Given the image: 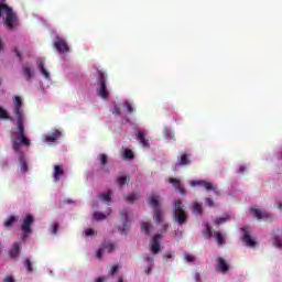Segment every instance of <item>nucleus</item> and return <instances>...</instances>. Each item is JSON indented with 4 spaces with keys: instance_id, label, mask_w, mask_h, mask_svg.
Masks as SVG:
<instances>
[{
    "instance_id": "nucleus-9",
    "label": "nucleus",
    "mask_w": 282,
    "mask_h": 282,
    "mask_svg": "<svg viewBox=\"0 0 282 282\" xmlns=\"http://www.w3.org/2000/svg\"><path fill=\"white\" fill-rule=\"evenodd\" d=\"M105 250H107V252H112L113 250H116V245H113V242H104L102 247L97 250V259H102Z\"/></svg>"
},
{
    "instance_id": "nucleus-30",
    "label": "nucleus",
    "mask_w": 282,
    "mask_h": 282,
    "mask_svg": "<svg viewBox=\"0 0 282 282\" xmlns=\"http://www.w3.org/2000/svg\"><path fill=\"white\" fill-rule=\"evenodd\" d=\"M98 160H99L101 166H107V163H108L107 154H99Z\"/></svg>"
},
{
    "instance_id": "nucleus-46",
    "label": "nucleus",
    "mask_w": 282,
    "mask_h": 282,
    "mask_svg": "<svg viewBox=\"0 0 282 282\" xmlns=\"http://www.w3.org/2000/svg\"><path fill=\"white\" fill-rule=\"evenodd\" d=\"M145 261H148V263H151V265H153V258L152 257H147Z\"/></svg>"
},
{
    "instance_id": "nucleus-29",
    "label": "nucleus",
    "mask_w": 282,
    "mask_h": 282,
    "mask_svg": "<svg viewBox=\"0 0 282 282\" xmlns=\"http://www.w3.org/2000/svg\"><path fill=\"white\" fill-rule=\"evenodd\" d=\"M133 158H134L133 151L129 149L124 150L123 160H133Z\"/></svg>"
},
{
    "instance_id": "nucleus-36",
    "label": "nucleus",
    "mask_w": 282,
    "mask_h": 282,
    "mask_svg": "<svg viewBox=\"0 0 282 282\" xmlns=\"http://www.w3.org/2000/svg\"><path fill=\"white\" fill-rule=\"evenodd\" d=\"M0 118H2V120H8L10 117L8 116V112L6 110H3V108L0 107Z\"/></svg>"
},
{
    "instance_id": "nucleus-40",
    "label": "nucleus",
    "mask_w": 282,
    "mask_h": 282,
    "mask_svg": "<svg viewBox=\"0 0 282 282\" xmlns=\"http://www.w3.org/2000/svg\"><path fill=\"white\" fill-rule=\"evenodd\" d=\"M119 268H120V267H119L118 264H115V265L112 267L111 272H110L111 276H115V274H118Z\"/></svg>"
},
{
    "instance_id": "nucleus-8",
    "label": "nucleus",
    "mask_w": 282,
    "mask_h": 282,
    "mask_svg": "<svg viewBox=\"0 0 282 282\" xmlns=\"http://www.w3.org/2000/svg\"><path fill=\"white\" fill-rule=\"evenodd\" d=\"M191 186H203V188H205V191H214V193H216V195H219V192H217V185H213V183H210L208 181H204V180L193 181L191 183Z\"/></svg>"
},
{
    "instance_id": "nucleus-24",
    "label": "nucleus",
    "mask_w": 282,
    "mask_h": 282,
    "mask_svg": "<svg viewBox=\"0 0 282 282\" xmlns=\"http://www.w3.org/2000/svg\"><path fill=\"white\" fill-rule=\"evenodd\" d=\"M39 69L41 74L44 76V78L50 79V72L45 68V64L43 62L39 63Z\"/></svg>"
},
{
    "instance_id": "nucleus-28",
    "label": "nucleus",
    "mask_w": 282,
    "mask_h": 282,
    "mask_svg": "<svg viewBox=\"0 0 282 282\" xmlns=\"http://www.w3.org/2000/svg\"><path fill=\"white\" fill-rule=\"evenodd\" d=\"M23 74H24V78L25 80H31L32 79V68L24 66L23 67Z\"/></svg>"
},
{
    "instance_id": "nucleus-37",
    "label": "nucleus",
    "mask_w": 282,
    "mask_h": 282,
    "mask_svg": "<svg viewBox=\"0 0 282 282\" xmlns=\"http://www.w3.org/2000/svg\"><path fill=\"white\" fill-rule=\"evenodd\" d=\"M123 106L127 107L128 113H133V105L131 102L126 101Z\"/></svg>"
},
{
    "instance_id": "nucleus-10",
    "label": "nucleus",
    "mask_w": 282,
    "mask_h": 282,
    "mask_svg": "<svg viewBox=\"0 0 282 282\" xmlns=\"http://www.w3.org/2000/svg\"><path fill=\"white\" fill-rule=\"evenodd\" d=\"M55 48L61 54H69V45H67V41L65 39H59L54 43Z\"/></svg>"
},
{
    "instance_id": "nucleus-19",
    "label": "nucleus",
    "mask_w": 282,
    "mask_h": 282,
    "mask_svg": "<svg viewBox=\"0 0 282 282\" xmlns=\"http://www.w3.org/2000/svg\"><path fill=\"white\" fill-rule=\"evenodd\" d=\"M19 252H21V245H19V242H15L10 251L11 259H17L19 257Z\"/></svg>"
},
{
    "instance_id": "nucleus-34",
    "label": "nucleus",
    "mask_w": 282,
    "mask_h": 282,
    "mask_svg": "<svg viewBox=\"0 0 282 282\" xmlns=\"http://www.w3.org/2000/svg\"><path fill=\"white\" fill-rule=\"evenodd\" d=\"M273 246H274L275 248H282V241H281V238H279V236H275V237L273 238Z\"/></svg>"
},
{
    "instance_id": "nucleus-21",
    "label": "nucleus",
    "mask_w": 282,
    "mask_h": 282,
    "mask_svg": "<svg viewBox=\"0 0 282 282\" xmlns=\"http://www.w3.org/2000/svg\"><path fill=\"white\" fill-rule=\"evenodd\" d=\"M61 135V131L55 130L53 133L45 137L46 142H56Z\"/></svg>"
},
{
    "instance_id": "nucleus-25",
    "label": "nucleus",
    "mask_w": 282,
    "mask_h": 282,
    "mask_svg": "<svg viewBox=\"0 0 282 282\" xmlns=\"http://www.w3.org/2000/svg\"><path fill=\"white\" fill-rule=\"evenodd\" d=\"M111 191H108L107 193H101V194H98V198L101 199L102 202H111Z\"/></svg>"
},
{
    "instance_id": "nucleus-16",
    "label": "nucleus",
    "mask_w": 282,
    "mask_h": 282,
    "mask_svg": "<svg viewBox=\"0 0 282 282\" xmlns=\"http://www.w3.org/2000/svg\"><path fill=\"white\" fill-rule=\"evenodd\" d=\"M170 184L174 186L176 193H181V195L186 194V189H184V186L182 185V182H180V180L171 177Z\"/></svg>"
},
{
    "instance_id": "nucleus-22",
    "label": "nucleus",
    "mask_w": 282,
    "mask_h": 282,
    "mask_svg": "<svg viewBox=\"0 0 282 282\" xmlns=\"http://www.w3.org/2000/svg\"><path fill=\"white\" fill-rule=\"evenodd\" d=\"M193 213L196 215H202L204 213V207L202 206L200 203L194 202L193 207H192Z\"/></svg>"
},
{
    "instance_id": "nucleus-48",
    "label": "nucleus",
    "mask_w": 282,
    "mask_h": 282,
    "mask_svg": "<svg viewBox=\"0 0 282 282\" xmlns=\"http://www.w3.org/2000/svg\"><path fill=\"white\" fill-rule=\"evenodd\" d=\"M165 259H173V253L172 252H167L165 254Z\"/></svg>"
},
{
    "instance_id": "nucleus-27",
    "label": "nucleus",
    "mask_w": 282,
    "mask_h": 282,
    "mask_svg": "<svg viewBox=\"0 0 282 282\" xmlns=\"http://www.w3.org/2000/svg\"><path fill=\"white\" fill-rule=\"evenodd\" d=\"M15 221H17V216H10L4 221V228H12V226L15 224Z\"/></svg>"
},
{
    "instance_id": "nucleus-50",
    "label": "nucleus",
    "mask_w": 282,
    "mask_h": 282,
    "mask_svg": "<svg viewBox=\"0 0 282 282\" xmlns=\"http://www.w3.org/2000/svg\"><path fill=\"white\" fill-rule=\"evenodd\" d=\"M95 282H105V280L102 278H97Z\"/></svg>"
},
{
    "instance_id": "nucleus-2",
    "label": "nucleus",
    "mask_w": 282,
    "mask_h": 282,
    "mask_svg": "<svg viewBox=\"0 0 282 282\" xmlns=\"http://www.w3.org/2000/svg\"><path fill=\"white\" fill-rule=\"evenodd\" d=\"M160 194L152 193L148 199V204L153 208V221L161 226L160 231L166 232L169 230V223L164 219V212L160 207Z\"/></svg>"
},
{
    "instance_id": "nucleus-31",
    "label": "nucleus",
    "mask_w": 282,
    "mask_h": 282,
    "mask_svg": "<svg viewBox=\"0 0 282 282\" xmlns=\"http://www.w3.org/2000/svg\"><path fill=\"white\" fill-rule=\"evenodd\" d=\"M119 186H124V184H127L129 182V177L128 176H120L118 180H117Z\"/></svg>"
},
{
    "instance_id": "nucleus-52",
    "label": "nucleus",
    "mask_w": 282,
    "mask_h": 282,
    "mask_svg": "<svg viewBox=\"0 0 282 282\" xmlns=\"http://www.w3.org/2000/svg\"><path fill=\"white\" fill-rule=\"evenodd\" d=\"M3 50V42L0 40V52Z\"/></svg>"
},
{
    "instance_id": "nucleus-35",
    "label": "nucleus",
    "mask_w": 282,
    "mask_h": 282,
    "mask_svg": "<svg viewBox=\"0 0 282 282\" xmlns=\"http://www.w3.org/2000/svg\"><path fill=\"white\" fill-rule=\"evenodd\" d=\"M226 221H228V218L226 217H219L215 219L216 226H221V224H226Z\"/></svg>"
},
{
    "instance_id": "nucleus-43",
    "label": "nucleus",
    "mask_w": 282,
    "mask_h": 282,
    "mask_svg": "<svg viewBox=\"0 0 282 282\" xmlns=\"http://www.w3.org/2000/svg\"><path fill=\"white\" fill-rule=\"evenodd\" d=\"M21 171L22 173H28V164L25 162L21 164Z\"/></svg>"
},
{
    "instance_id": "nucleus-3",
    "label": "nucleus",
    "mask_w": 282,
    "mask_h": 282,
    "mask_svg": "<svg viewBox=\"0 0 282 282\" xmlns=\"http://www.w3.org/2000/svg\"><path fill=\"white\" fill-rule=\"evenodd\" d=\"M3 18L4 25L9 30H14V28H19V18L17 17V13L6 3H0V17Z\"/></svg>"
},
{
    "instance_id": "nucleus-23",
    "label": "nucleus",
    "mask_w": 282,
    "mask_h": 282,
    "mask_svg": "<svg viewBox=\"0 0 282 282\" xmlns=\"http://www.w3.org/2000/svg\"><path fill=\"white\" fill-rule=\"evenodd\" d=\"M120 219L122 221L123 228H127V219H129V210L123 209L120 212Z\"/></svg>"
},
{
    "instance_id": "nucleus-4",
    "label": "nucleus",
    "mask_w": 282,
    "mask_h": 282,
    "mask_svg": "<svg viewBox=\"0 0 282 282\" xmlns=\"http://www.w3.org/2000/svg\"><path fill=\"white\" fill-rule=\"evenodd\" d=\"M173 219L178 226H184V224L188 223V215L186 214V209H184V205H182V200H177L174 204Z\"/></svg>"
},
{
    "instance_id": "nucleus-38",
    "label": "nucleus",
    "mask_w": 282,
    "mask_h": 282,
    "mask_svg": "<svg viewBox=\"0 0 282 282\" xmlns=\"http://www.w3.org/2000/svg\"><path fill=\"white\" fill-rule=\"evenodd\" d=\"M185 260L187 261V263H193V261H195V256L191 253H185Z\"/></svg>"
},
{
    "instance_id": "nucleus-14",
    "label": "nucleus",
    "mask_w": 282,
    "mask_h": 282,
    "mask_svg": "<svg viewBox=\"0 0 282 282\" xmlns=\"http://www.w3.org/2000/svg\"><path fill=\"white\" fill-rule=\"evenodd\" d=\"M65 175V166L63 165H55L54 166V172H53V180L54 182H59L61 177Z\"/></svg>"
},
{
    "instance_id": "nucleus-5",
    "label": "nucleus",
    "mask_w": 282,
    "mask_h": 282,
    "mask_svg": "<svg viewBox=\"0 0 282 282\" xmlns=\"http://www.w3.org/2000/svg\"><path fill=\"white\" fill-rule=\"evenodd\" d=\"M98 78H99V89L98 96L107 100L109 98V90H107V77L102 70H98Z\"/></svg>"
},
{
    "instance_id": "nucleus-39",
    "label": "nucleus",
    "mask_w": 282,
    "mask_h": 282,
    "mask_svg": "<svg viewBox=\"0 0 282 282\" xmlns=\"http://www.w3.org/2000/svg\"><path fill=\"white\" fill-rule=\"evenodd\" d=\"M205 204L209 206V208H214L215 206V202L213 200V198H205Z\"/></svg>"
},
{
    "instance_id": "nucleus-6",
    "label": "nucleus",
    "mask_w": 282,
    "mask_h": 282,
    "mask_svg": "<svg viewBox=\"0 0 282 282\" xmlns=\"http://www.w3.org/2000/svg\"><path fill=\"white\" fill-rule=\"evenodd\" d=\"M21 230L24 234L23 239H28V235L32 234V225L34 224V216L28 214L22 218Z\"/></svg>"
},
{
    "instance_id": "nucleus-42",
    "label": "nucleus",
    "mask_w": 282,
    "mask_h": 282,
    "mask_svg": "<svg viewBox=\"0 0 282 282\" xmlns=\"http://www.w3.org/2000/svg\"><path fill=\"white\" fill-rule=\"evenodd\" d=\"M56 232H58V223H55V224L52 226V235H56Z\"/></svg>"
},
{
    "instance_id": "nucleus-51",
    "label": "nucleus",
    "mask_w": 282,
    "mask_h": 282,
    "mask_svg": "<svg viewBox=\"0 0 282 282\" xmlns=\"http://www.w3.org/2000/svg\"><path fill=\"white\" fill-rule=\"evenodd\" d=\"M239 171H240V173H243V171H246V167L241 166V167H239Z\"/></svg>"
},
{
    "instance_id": "nucleus-45",
    "label": "nucleus",
    "mask_w": 282,
    "mask_h": 282,
    "mask_svg": "<svg viewBox=\"0 0 282 282\" xmlns=\"http://www.w3.org/2000/svg\"><path fill=\"white\" fill-rule=\"evenodd\" d=\"M14 53H15V56H18V58H20V61L23 59L21 52L19 50L15 48Z\"/></svg>"
},
{
    "instance_id": "nucleus-55",
    "label": "nucleus",
    "mask_w": 282,
    "mask_h": 282,
    "mask_svg": "<svg viewBox=\"0 0 282 282\" xmlns=\"http://www.w3.org/2000/svg\"><path fill=\"white\" fill-rule=\"evenodd\" d=\"M2 1V3L6 1V0H1Z\"/></svg>"
},
{
    "instance_id": "nucleus-32",
    "label": "nucleus",
    "mask_w": 282,
    "mask_h": 282,
    "mask_svg": "<svg viewBox=\"0 0 282 282\" xmlns=\"http://www.w3.org/2000/svg\"><path fill=\"white\" fill-rule=\"evenodd\" d=\"M24 267L26 268L28 272H34V269H32V261L30 259H25Z\"/></svg>"
},
{
    "instance_id": "nucleus-11",
    "label": "nucleus",
    "mask_w": 282,
    "mask_h": 282,
    "mask_svg": "<svg viewBox=\"0 0 282 282\" xmlns=\"http://www.w3.org/2000/svg\"><path fill=\"white\" fill-rule=\"evenodd\" d=\"M160 239H162V235L158 234L156 236L152 237L151 239V252L152 254H160Z\"/></svg>"
},
{
    "instance_id": "nucleus-7",
    "label": "nucleus",
    "mask_w": 282,
    "mask_h": 282,
    "mask_svg": "<svg viewBox=\"0 0 282 282\" xmlns=\"http://www.w3.org/2000/svg\"><path fill=\"white\" fill-rule=\"evenodd\" d=\"M207 237H215L217 246H224L226 243V236L221 231L213 232V227L210 225H206Z\"/></svg>"
},
{
    "instance_id": "nucleus-41",
    "label": "nucleus",
    "mask_w": 282,
    "mask_h": 282,
    "mask_svg": "<svg viewBox=\"0 0 282 282\" xmlns=\"http://www.w3.org/2000/svg\"><path fill=\"white\" fill-rule=\"evenodd\" d=\"M96 232L94 231V229H91V228H88V229H86V231H85V235H86V237H91V236H94Z\"/></svg>"
},
{
    "instance_id": "nucleus-47",
    "label": "nucleus",
    "mask_w": 282,
    "mask_h": 282,
    "mask_svg": "<svg viewBox=\"0 0 282 282\" xmlns=\"http://www.w3.org/2000/svg\"><path fill=\"white\" fill-rule=\"evenodd\" d=\"M113 115L115 116H120V108H115Z\"/></svg>"
},
{
    "instance_id": "nucleus-44",
    "label": "nucleus",
    "mask_w": 282,
    "mask_h": 282,
    "mask_svg": "<svg viewBox=\"0 0 282 282\" xmlns=\"http://www.w3.org/2000/svg\"><path fill=\"white\" fill-rule=\"evenodd\" d=\"M4 282H14V278L12 275H8L4 278Z\"/></svg>"
},
{
    "instance_id": "nucleus-17",
    "label": "nucleus",
    "mask_w": 282,
    "mask_h": 282,
    "mask_svg": "<svg viewBox=\"0 0 282 282\" xmlns=\"http://www.w3.org/2000/svg\"><path fill=\"white\" fill-rule=\"evenodd\" d=\"M137 140L144 147L145 149H149L151 144L149 143V140H147L144 131H139L137 134Z\"/></svg>"
},
{
    "instance_id": "nucleus-26",
    "label": "nucleus",
    "mask_w": 282,
    "mask_h": 282,
    "mask_svg": "<svg viewBox=\"0 0 282 282\" xmlns=\"http://www.w3.org/2000/svg\"><path fill=\"white\" fill-rule=\"evenodd\" d=\"M151 228H153V225H151V223H142L141 224V230L145 235H151Z\"/></svg>"
},
{
    "instance_id": "nucleus-20",
    "label": "nucleus",
    "mask_w": 282,
    "mask_h": 282,
    "mask_svg": "<svg viewBox=\"0 0 282 282\" xmlns=\"http://www.w3.org/2000/svg\"><path fill=\"white\" fill-rule=\"evenodd\" d=\"M109 215H111V209H108L107 214H102L100 212H95L94 219L96 221H102V219H107V217H109Z\"/></svg>"
},
{
    "instance_id": "nucleus-1",
    "label": "nucleus",
    "mask_w": 282,
    "mask_h": 282,
    "mask_svg": "<svg viewBox=\"0 0 282 282\" xmlns=\"http://www.w3.org/2000/svg\"><path fill=\"white\" fill-rule=\"evenodd\" d=\"M13 113L18 120L17 131L13 132L15 141L12 147L14 151H19L21 145L30 147V140L25 137V126H23V99L19 96L13 97Z\"/></svg>"
},
{
    "instance_id": "nucleus-13",
    "label": "nucleus",
    "mask_w": 282,
    "mask_h": 282,
    "mask_svg": "<svg viewBox=\"0 0 282 282\" xmlns=\"http://www.w3.org/2000/svg\"><path fill=\"white\" fill-rule=\"evenodd\" d=\"M217 272H221V274H226L228 270H230V267L228 265V262L221 257L217 258V265H216Z\"/></svg>"
},
{
    "instance_id": "nucleus-15",
    "label": "nucleus",
    "mask_w": 282,
    "mask_h": 282,
    "mask_svg": "<svg viewBox=\"0 0 282 282\" xmlns=\"http://www.w3.org/2000/svg\"><path fill=\"white\" fill-rule=\"evenodd\" d=\"M191 164V154L183 153L177 158L176 166H188Z\"/></svg>"
},
{
    "instance_id": "nucleus-33",
    "label": "nucleus",
    "mask_w": 282,
    "mask_h": 282,
    "mask_svg": "<svg viewBox=\"0 0 282 282\" xmlns=\"http://www.w3.org/2000/svg\"><path fill=\"white\" fill-rule=\"evenodd\" d=\"M135 199H138V194H129L126 197V202H130V204H133V202H135Z\"/></svg>"
},
{
    "instance_id": "nucleus-18",
    "label": "nucleus",
    "mask_w": 282,
    "mask_h": 282,
    "mask_svg": "<svg viewBox=\"0 0 282 282\" xmlns=\"http://www.w3.org/2000/svg\"><path fill=\"white\" fill-rule=\"evenodd\" d=\"M251 213L257 219H268V217H270V214L265 212L263 213L261 209L257 208H251Z\"/></svg>"
},
{
    "instance_id": "nucleus-12",
    "label": "nucleus",
    "mask_w": 282,
    "mask_h": 282,
    "mask_svg": "<svg viewBox=\"0 0 282 282\" xmlns=\"http://www.w3.org/2000/svg\"><path fill=\"white\" fill-rule=\"evenodd\" d=\"M241 231L243 232L242 241L248 246V248H254L257 246V241L252 239V236H250V232L246 230V228H241Z\"/></svg>"
},
{
    "instance_id": "nucleus-53",
    "label": "nucleus",
    "mask_w": 282,
    "mask_h": 282,
    "mask_svg": "<svg viewBox=\"0 0 282 282\" xmlns=\"http://www.w3.org/2000/svg\"><path fill=\"white\" fill-rule=\"evenodd\" d=\"M195 276H196V280L198 281L199 280V274L196 273Z\"/></svg>"
},
{
    "instance_id": "nucleus-49",
    "label": "nucleus",
    "mask_w": 282,
    "mask_h": 282,
    "mask_svg": "<svg viewBox=\"0 0 282 282\" xmlns=\"http://www.w3.org/2000/svg\"><path fill=\"white\" fill-rule=\"evenodd\" d=\"M145 274H151V267H148V268L145 269Z\"/></svg>"
},
{
    "instance_id": "nucleus-54",
    "label": "nucleus",
    "mask_w": 282,
    "mask_h": 282,
    "mask_svg": "<svg viewBox=\"0 0 282 282\" xmlns=\"http://www.w3.org/2000/svg\"><path fill=\"white\" fill-rule=\"evenodd\" d=\"M118 282H124V281L122 280V278H120V279L118 280Z\"/></svg>"
}]
</instances>
